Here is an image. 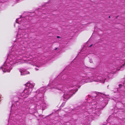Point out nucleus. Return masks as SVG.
<instances>
[{"label":"nucleus","mask_w":125,"mask_h":125,"mask_svg":"<svg viewBox=\"0 0 125 125\" xmlns=\"http://www.w3.org/2000/svg\"><path fill=\"white\" fill-rule=\"evenodd\" d=\"M32 90V89L31 88H29L25 89L23 92L19 95V96L18 97L19 99H22V97L24 98L27 97L30 94Z\"/></svg>","instance_id":"obj_1"},{"label":"nucleus","mask_w":125,"mask_h":125,"mask_svg":"<svg viewBox=\"0 0 125 125\" xmlns=\"http://www.w3.org/2000/svg\"><path fill=\"white\" fill-rule=\"evenodd\" d=\"M25 85L26 86H28L29 88H31L32 89V88L34 87L33 85L32 84L30 83L29 82L25 84Z\"/></svg>","instance_id":"obj_2"},{"label":"nucleus","mask_w":125,"mask_h":125,"mask_svg":"<svg viewBox=\"0 0 125 125\" xmlns=\"http://www.w3.org/2000/svg\"><path fill=\"white\" fill-rule=\"evenodd\" d=\"M125 64V63L122 66H121L119 67H118L117 69V70L118 71L122 67V66H124Z\"/></svg>","instance_id":"obj_3"},{"label":"nucleus","mask_w":125,"mask_h":125,"mask_svg":"<svg viewBox=\"0 0 125 125\" xmlns=\"http://www.w3.org/2000/svg\"><path fill=\"white\" fill-rule=\"evenodd\" d=\"M57 37L58 38H61L59 36H57Z\"/></svg>","instance_id":"obj_4"},{"label":"nucleus","mask_w":125,"mask_h":125,"mask_svg":"<svg viewBox=\"0 0 125 125\" xmlns=\"http://www.w3.org/2000/svg\"><path fill=\"white\" fill-rule=\"evenodd\" d=\"M122 86V85L121 84H119V87H121V86Z\"/></svg>","instance_id":"obj_5"},{"label":"nucleus","mask_w":125,"mask_h":125,"mask_svg":"<svg viewBox=\"0 0 125 125\" xmlns=\"http://www.w3.org/2000/svg\"><path fill=\"white\" fill-rule=\"evenodd\" d=\"M92 45H92V44H91V45L89 46V47H91V46H92Z\"/></svg>","instance_id":"obj_6"},{"label":"nucleus","mask_w":125,"mask_h":125,"mask_svg":"<svg viewBox=\"0 0 125 125\" xmlns=\"http://www.w3.org/2000/svg\"><path fill=\"white\" fill-rule=\"evenodd\" d=\"M110 17H110V16H109V18H110Z\"/></svg>","instance_id":"obj_7"},{"label":"nucleus","mask_w":125,"mask_h":125,"mask_svg":"<svg viewBox=\"0 0 125 125\" xmlns=\"http://www.w3.org/2000/svg\"><path fill=\"white\" fill-rule=\"evenodd\" d=\"M57 48H56V49H55V50H57Z\"/></svg>","instance_id":"obj_8"}]
</instances>
